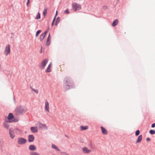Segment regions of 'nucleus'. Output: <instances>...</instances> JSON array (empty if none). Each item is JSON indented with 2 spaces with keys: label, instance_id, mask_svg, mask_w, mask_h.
Returning <instances> with one entry per match:
<instances>
[{
  "label": "nucleus",
  "instance_id": "f257e3e1",
  "mask_svg": "<svg viewBox=\"0 0 155 155\" xmlns=\"http://www.w3.org/2000/svg\"><path fill=\"white\" fill-rule=\"evenodd\" d=\"M64 81L65 83L64 87L66 90H68L70 88V84L72 83V81L71 78L69 77H67L64 78Z\"/></svg>",
  "mask_w": 155,
  "mask_h": 155
},
{
  "label": "nucleus",
  "instance_id": "f03ea898",
  "mask_svg": "<svg viewBox=\"0 0 155 155\" xmlns=\"http://www.w3.org/2000/svg\"><path fill=\"white\" fill-rule=\"evenodd\" d=\"M26 108L22 107H18L15 110V112L16 114H20L24 113L26 111Z\"/></svg>",
  "mask_w": 155,
  "mask_h": 155
},
{
  "label": "nucleus",
  "instance_id": "7ed1b4c3",
  "mask_svg": "<svg viewBox=\"0 0 155 155\" xmlns=\"http://www.w3.org/2000/svg\"><path fill=\"white\" fill-rule=\"evenodd\" d=\"M72 9H74L75 12L79 11L81 9V5L76 2L73 3L72 4Z\"/></svg>",
  "mask_w": 155,
  "mask_h": 155
},
{
  "label": "nucleus",
  "instance_id": "20e7f679",
  "mask_svg": "<svg viewBox=\"0 0 155 155\" xmlns=\"http://www.w3.org/2000/svg\"><path fill=\"white\" fill-rule=\"evenodd\" d=\"M82 152L88 154L91 152V150L89 149L88 148L86 147H84L82 148Z\"/></svg>",
  "mask_w": 155,
  "mask_h": 155
},
{
  "label": "nucleus",
  "instance_id": "39448f33",
  "mask_svg": "<svg viewBox=\"0 0 155 155\" xmlns=\"http://www.w3.org/2000/svg\"><path fill=\"white\" fill-rule=\"evenodd\" d=\"M10 48L9 45H7L5 47L4 54L6 55H8L10 54Z\"/></svg>",
  "mask_w": 155,
  "mask_h": 155
},
{
  "label": "nucleus",
  "instance_id": "423d86ee",
  "mask_svg": "<svg viewBox=\"0 0 155 155\" xmlns=\"http://www.w3.org/2000/svg\"><path fill=\"white\" fill-rule=\"evenodd\" d=\"M48 59H46L42 61L40 67V68L41 69L43 70L45 66L48 63Z\"/></svg>",
  "mask_w": 155,
  "mask_h": 155
},
{
  "label": "nucleus",
  "instance_id": "0eeeda50",
  "mask_svg": "<svg viewBox=\"0 0 155 155\" xmlns=\"http://www.w3.org/2000/svg\"><path fill=\"white\" fill-rule=\"evenodd\" d=\"M26 141V140L23 138H19L18 140V143L20 144H23L25 143Z\"/></svg>",
  "mask_w": 155,
  "mask_h": 155
},
{
  "label": "nucleus",
  "instance_id": "6e6552de",
  "mask_svg": "<svg viewBox=\"0 0 155 155\" xmlns=\"http://www.w3.org/2000/svg\"><path fill=\"white\" fill-rule=\"evenodd\" d=\"M37 125L40 128L44 129H47V127L46 126L45 124H42L40 122H38L37 123Z\"/></svg>",
  "mask_w": 155,
  "mask_h": 155
},
{
  "label": "nucleus",
  "instance_id": "1a4fd4ad",
  "mask_svg": "<svg viewBox=\"0 0 155 155\" xmlns=\"http://www.w3.org/2000/svg\"><path fill=\"white\" fill-rule=\"evenodd\" d=\"M45 110L46 111L48 112H49V103L46 100L45 101Z\"/></svg>",
  "mask_w": 155,
  "mask_h": 155
},
{
  "label": "nucleus",
  "instance_id": "9d476101",
  "mask_svg": "<svg viewBox=\"0 0 155 155\" xmlns=\"http://www.w3.org/2000/svg\"><path fill=\"white\" fill-rule=\"evenodd\" d=\"M12 121L10 120H8L7 121L6 120L5 122L3 123V126L4 127L7 128L8 129L9 127V125L8 124V123H11L12 122Z\"/></svg>",
  "mask_w": 155,
  "mask_h": 155
},
{
  "label": "nucleus",
  "instance_id": "9b49d317",
  "mask_svg": "<svg viewBox=\"0 0 155 155\" xmlns=\"http://www.w3.org/2000/svg\"><path fill=\"white\" fill-rule=\"evenodd\" d=\"M14 131L11 128L9 130L10 136L12 139H13L15 137Z\"/></svg>",
  "mask_w": 155,
  "mask_h": 155
},
{
  "label": "nucleus",
  "instance_id": "f8f14e48",
  "mask_svg": "<svg viewBox=\"0 0 155 155\" xmlns=\"http://www.w3.org/2000/svg\"><path fill=\"white\" fill-rule=\"evenodd\" d=\"M52 67V64L50 63V64L49 65L46 70H45L46 72H50L51 71V68Z\"/></svg>",
  "mask_w": 155,
  "mask_h": 155
},
{
  "label": "nucleus",
  "instance_id": "ddd939ff",
  "mask_svg": "<svg viewBox=\"0 0 155 155\" xmlns=\"http://www.w3.org/2000/svg\"><path fill=\"white\" fill-rule=\"evenodd\" d=\"M101 130L102 133L104 135H107V130L102 126L101 127Z\"/></svg>",
  "mask_w": 155,
  "mask_h": 155
},
{
  "label": "nucleus",
  "instance_id": "4468645a",
  "mask_svg": "<svg viewBox=\"0 0 155 155\" xmlns=\"http://www.w3.org/2000/svg\"><path fill=\"white\" fill-rule=\"evenodd\" d=\"M35 137L33 135H31L28 136V141L29 142H32L34 141Z\"/></svg>",
  "mask_w": 155,
  "mask_h": 155
},
{
  "label": "nucleus",
  "instance_id": "2eb2a0df",
  "mask_svg": "<svg viewBox=\"0 0 155 155\" xmlns=\"http://www.w3.org/2000/svg\"><path fill=\"white\" fill-rule=\"evenodd\" d=\"M142 139V135H140L138 137L136 141V143H140Z\"/></svg>",
  "mask_w": 155,
  "mask_h": 155
},
{
  "label": "nucleus",
  "instance_id": "dca6fc26",
  "mask_svg": "<svg viewBox=\"0 0 155 155\" xmlns=\"http://www.w3.org/2000/svg\"><path fill=\"white\" fill-rule=\"evenodd\" d=\"M31 131L33 133L37 132L38 130L37 127H31L30 128Z\"/></svg>",
  "mask_w": 155,
  "mask_h": 155
},
{
  "label": "nucleus",
  "instance_id": "f3484780",
  "mask_svg": "<svg viewBox=\"0 0 155 155\" xmlns=\"http://www.w3.org/2000/svg\"><path fill=\"white\" fill-rule=\"evenodd\" d=\"M50 39L51 38L50 37V34H49L47 38V41L46 42V45L48 46L50 44Z\"/></svg>",
  "mask_w": 155,
  "mask_h": 155
},
{
  "label": "nucleus",
  "instance_id": "a211bd4d",
  "mask_svg": "<svg viewBox=\"0 0 155 155\" xmlns=\"http://www.w3.org/2000/svg\"><path fill=\"white\" fill-rule=\"evenodd\" d=\"M29 149L31 150H36L35 146L34 145H31L29 146Z\"/></svg>",
  "mask_w": 155,
  "mask_h": 155
},
{
  "label": "nucleus",
  "instance_id": "6ab92c4d",
  "mask_svg": "<svg viewBox=\"0 0 155 155\" xmlns=\"http://www.w3.org/2000/svg\"><path fill=\"white\" fill-rule=\"evenodd\" d=\"M118 20L116 19L113 22V23L112 24V26H115L118 24Z\"/></svg>",
  "mask_w": 155,
  "mask_h": 155
},
{
  "label": "nucleus",
  "instance_id": "aec40b11",
  "mask_svg": "<svg viewBox=\"0 0 155 155\" xmlns=\"http://www.w3.org/2000/svg\"><path fill=\"white\" fill-rule=\"evenodd\" d=\"M13 117L14 116L12 113L9 114L8 117V120H11L13 118Z\"/></svg>",
  "mask_w": 155,
  "mask_h": 155
},
{
  "label": "nucleus",
  "instance_id": "412c9836",
  "mask_svg": "<svg viewBox=\"0 0 155 155\" xmlns=\"http://www.w3.org/2000/svg\"><path fill=\"white\" fill-rule=\"evenodd\" d=\"M81 130H87L88 129V127L87 126H81L80 127Z\"/></svg>",
  "mask_w": 155,
  "mask_h": 155
},
{
  "label": "nucleus",
  "instance_id": "4be33fe9",
  "mask_svg": "<svg viewBox=\"0 0 155 155\" xmlns=\"http://www.w3.org/2000/svg\"><path fill=\"white\" fill-rule=\"evenodd\" d=\"M14 132L17 134H19L21 133V130L18 128H15L14 129Z\"/></svg>",
  "mask_w": 155,
  "mask_h": 155
},
{
  "label": "nucleus",
  "instance_id": "5701e85b",
  "mask_svg": "<svg viewBox=\"0 0 155 155\" xmlns=\"http://www.w3.org/2000/svg\"><path fill=\"white\" fill-rule=\"evenodd\" d=\"M45 35L43 34H42L40 37V39L41 41H42L45 38Z\"/></svg>",
  "mask_w": 155,
  "mask_h": 155
},
{
  "label": "nucleus",
  "instance_id": "b1692460",
  "mask_svg": "<svg viewBox=\"0 0 155 155\" xmlns=\"http://www.w3.org/2000/svg\"><path fill=\"white\" fill-rule=\"evenodd\" d=\"M52 147L53 148H54L58 151H59L60 150L58 149V148L54 144H53L52 145Z\"/></svg>",
  "mask_w": 155,
  "mask_h": 155
},
{
  "label": "nucleus",
  "instance_id": "393cba45",
  "mask_svg": "<svg viewBox=\"0 0 155 155\" xmlns=\"http://www.w3.org/2000/svg\"><path fill=\"white\" fill-rule=\"evenodd\" d=\"M41 18L40 14L39 12H38L37 15V16L35 18V19H40Z\"/></svg>",
  "mask_w": 155,
  "mask_h": 155
},
{
  "label": "nucleus",
  "instance_id": "a878e982",
  "mask_svg": "<svg viewBox=\"0 0 155 155\" xmlns=\"http://www.w3.org/2000/svg\"><path fill=\"white\" fill-rule=\"evenodd\" d=\"M47 8H45L44 9V11L43 12V14L45 16V15L47 13Z\"/></svg>",
  "mask_w": 155,
  "mask_h": 155
},
{
  "label": "nucleus",
  "instance_id": "bb28decb",
  "mask_svg": "<svg viewBox=\"0 0 155 155\" xmlns=\"http://www.w3.org/2000/svg\"><path fill=\"white\" fill-rule=\"evenodd\" d=\"M31 155H40L38 153L36 152H32L30 153Z\"/></svg>",
  "mask_w": 155,
  "mask_h": 155
},
{
  "label": "nucleus",
  "instance_id": "cd10ccee",
  "mask_svg": "<svg viewBox=\"0 0 155 155\" xmlns=\"http://www.w3.org/2000/svg\"><path fill=\"white\" fill-rule=\"evenodd\" d=\"M60 21V18H59V17H58L57 18V19L56 20V23H55V25H57V24Z\"/></svg>",
  "mask_w": 155,
  "mask_h": 155
},
{
  "label": "nucleus",
  "instance_id": "c85d7f7f",
  "mask_svg": "<svg viewBox=\"0 0 155 155\" xmlns=\"http://www.w3.org/2000/svg\"><path fill=\"white\" fill-rule=\"evenodd\" d=\"M149 133L151 134H153L155 133V131L154 130H150Z\"/></svg>",
  "mask_w": 155,
  "mask_h": 155
},
{
  "label": "nucleus",
  "instance_id": "c756f323",
  "mask_svg": "<svg viewBox=\"0 0 155 155\" xmlns=\"http://www.w3.org/2000/svg\"><path fill=\"white\" fill-rule=\"evenodd\" d=\"M140 131L139 130H137L135 132V135L137 136L138 135L140 134Z\"/></svg>",
  "mask_w": 155,
  "mask_h": 155
},
{
  "label": "nucleus",
  "instance_id": "7c9ffc66",
  "mask_svg": "<svg viewBox=\"0 0 155 155\" xmlns=\"http://www.w3.org/2000/svg\"><path fill=\"white\" fill-rule=\"evenodd\" d=\"M41 32V31L40 30H38L36 33V37H37L38 35Z\"/></svg>",
  "mask_w": 155,
  "mask_h": 155
},
{
  "label": "nucleus",
  "instance_id": "2f4dec72",
  "mask_svg": "<svg viewBox=\"0 0 155 155\" xmlns=\"http://www.w3.org/2000/svg\"><path fill=\"white\" fill-rule=\"evenodd\" d=\"M32 90L34 91L35 93L38 94V90L32 89Z\"/></svg>",
  "mask_w": 155,
  "mask_h": 155
},
{
  "label": "nucleus",
  "instance_id": "473e14b6",
  "mask_svg": "<svg viewBox=\"0 0 155 155\" xmlns=\"http://www.w3.org/2000/svg\"><path fill=\"white\" fill-rule=\"evenodd\" d=\"M64 13L65 14H68L69 13V12L68 9H67L64 11Z\"/></svg>",
  "mask_w": 155,
  "mask_h": 155
},
{
  "label": "nucleus",
  "instance_id": "72a5a7b5",
  "mask_svg": "<svg viewBox=\"0 0 155 155\" xmlns=\"http://www.w3.org/2000/svg\"><path fill=\"white\" fill-rule=\"evenodd\" d=\"M49 28H48L47 30L44 33H43V34H45V35H46L48 31H49Z\"/></svg>",
  "mask_w": 155,
  "mask_h": 155
},
{
  "label": "nucleus",
  "instance_id": "f704fd0d",
  "mask_svg": "<svg viewBox=\"0 0 155 155\" xmlns=\"http://www.w3.org/2000/svg\"><path fill=\"white\" fill-rule=\"evenodd\" d=\"M103 9H107V6H104L103 7Z\"/></svg>",
  "mask_w": 155,
  "mask_h": 155
},
{
  "label": "nucleus",
  "instance_id": "c9c22d12",
  "mask_svg": "<svg viewBox=\"0 0 155 155\" xmlns=\"http://www.w3.org/2000/svg\"><path fill=\"white\" fill-rule=\"evenodd\" d=\"M155 127V123L151 125L152 127Z\"/></svg>",
  "mask_w": 155,
  "mask_h": 155
},
{
  "label": "nucleus",
  "instance_id": "e433bc0d",
  "mask_svg": "<svg viewBox=\"0 0 155 155\" xmlns=\"http://www.w3.org/2000/svg\"><path fill=\"white\" fill-rule=\"evenodd\" d=\"M29 2H30L29 0H28V2H27V4H27V6H28V4H29Z\"/></svg>",
  "mask_w": 155,
  "mask_h": 155
},
{
  "label": "nucleus",
  "instance_id": "4c0bfd02",
  "mask_svg": "<svg viewBox=\"0 0 155 155\" xmlns=\"http://www.w3.org/2000/svg\"><path fill=\"white\" fill-rule=\"evenodd\" d=\"M146 140L147 141H149L150 140V139L149 138H147L146 139Z\"/></svg>",
  "mask_w": 155,
  "mask_h": 155
},
{
  "label": "nucleus",
  "instance_id": "58836bf2",
  "mask_svg": "<svg viewBox=\"0 0 155 155\" xmlns=\"http://www.w3.org/2000/svg\"><path fill=\"white\" fill-rule=\"evenodd\" d=\"M54 20H53V22H52V24H51V25H53V23H54Z\"/></svg>",
  "mask_w": 155,
  "mask_h": 155
},
{
  "label": "nucleus",
  "instance_id": "ea45409f",
  "mask_svg": "<svg viewBox=\"0 0 155 155\" xmlns=\"http://www.w3.org/2000/svg\"><path fill=\"white\" fill-rule=\"evenodd\" d=\"M57 13H58V12H57V11H56V15H57Z\"/></svg>",
  "mask_w": 155,
  "mask_h": 155
},
{
  "label": "nucleus",
  "instance_id": "a19ab883",
  "mask_svg": "<svg viewBox=\"0 0 155 155\" xmlns=\"http://www.w3.org/2000/svg\"><path fill=\"white\" fill-rule=\"evenodd\" d=\"M55 17H54V19H55Z\"/></svg>",
  "mask_w": 155,
  "mask_h": 155
},
{
  "label": "nucleus",
  "instance_id": "79ce46f5",
  "mask_svg": "<svg viewBox=\"0 0 155 155\" xmlns=\"http://www.w3.org/2000/svg\"><path fill=\"white\" fill-rule=\"evenodd\" d=\"M55 17H54V19H55Z\"/></svg>",
  "mask_w": 155,
  "mask_h": 155
},
{
  "label": "nucleus",
  "instance_id": "37998d69",
  "mask_svg": "<svg viewBox=\"0 0 155 155\" xmlns=\"http://www.w3.org/2000/svg\"><path fill=\"white\" fill-rule=\"evenodd\" d=\"M55 17H54V19H55Z\"/></svg>",
  "mask_w": 155,
  "mask_h": 155
}]
</instances>
